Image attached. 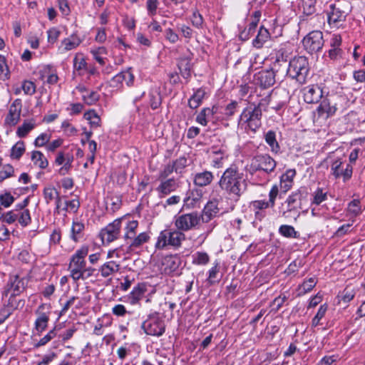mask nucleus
<instances>
[{
  "label": "nucleus",
  "instance_id": "4",
  "mask_svg": "<svg viewBox=\"0 0 365 365\" xmlns=\"http://www.w3.org/2000/svg\"><path fill=\"white\" fill-rule=\"evenodd\" d=\"M262 106V102H260L253 108L250 107L243 110L240 116V122H243L247 125L245 129H249L255 133L261 126Z\"/></svg>",
  "mask_w": 365,
  "mask_h": 365
},
{
  "label": "nucleus",
  "instance_id": "7",
  "mask_svg": "<svg viewBox=\"0 0 365 365\" xmlns=\"http://www.w3.org/2000/svg\"><path fill=\"white\" fill-rule=\"evenodd\" d=\"M302 43L309 53L319 51L324 45L322 32L320 31H311L304 38Z\"/></svg>",
  "mask_w": 365,
  "mask_h": 365
},
{
  "label": "nucleus",
  "instance_id": "43",
  "mask_svg": "<svg viewBox=\"0 0 365 365\" xmlns=\"http://www.w3.org/2000/svg\"><path fill=\"white\" fill-rule=\"evenodd\" d=\"M193 264H206L210 260V257L206 252H197L193 256Z\"/></svg>",
  "mask_w": 365,
  "mask_h": 365
},
{
  "label": "nucleus",
  "instance_id": "34",
  "mask_svg": "<svg viewBox=\"0 0 365 365\" xmlns=\"http://www.w3.org/2000/svg\"><path fill=\"white\" fill-rule=\"evenodd\" d=\"M48 320L49 317L45 313H39V315L35 322L36 329L38 332L41 333L47 328Z\"/></svg>",
  "mask_w": 365,
  "mask_h": 365
},
{
  "label": "nucleus",
  "instance_id": "20",
  "mask_svg": "<svg viewBox=\"0 0 365 365\" xmlns=\"http://www.w3.org/2000/svg\"><path fill=\"white\" fill-rule=\"evenodd\" d=\"M147 291L145 283H138L127 296L128 302L132 305L138 304Z\"/></svg>",
  "mask_w": 365,
  "mask_h": 365
},
{
  "label": "nucleus",
  "instance_id": "40",
  "mask_svg": "<svg viewBox=\"0 0 365 365\" xmlns=\"http://www.w3.org/2000/svg\"><path fill=\"white\" fill-rule=\"evenodd\" d=\"M16 296H13V294H10L9 300L6 305L9 309L11 310V312L14 309H22L24 307L25 301L24 299H16Z\"/></svg>",
  "mask_w": 365,
  "mask_h": 365
},
{
  "label": "nucleus",
  "instance_id": "10",
  "mask_svg": "<svg viewBox=\"0 0 365 365\" xmlns=\"http://www.w3.org/2000/svg\"><path fill=\"white\" fill-rule=\"evenodd\" d=\"M250 167L254 171L263 170L269 173L274 170L276 162L268 155H259L252 159Z\"/></svg>",
  "mask_w": 365,
  "mask_h": 365
},
{
  "label": "nucleus",
  "instance_id": "61",
  "mask_svg": "<svg viewBox=\"0 0 365 365\" xmlns=\"http://www.w3.org/2000/svg\"><path fill=\"white\" fill-rule=\"evenodd\" d=\"M173 172H175V165L173 163H170L166 165L163 170L159 174V179H165Z\"/></svg>",
  "mask_w": 365,
  "mask_h": 365
},
{
  "label": "nucleus",
  "instance_id": "13",
  "mask_svg": "<svg viewBox=\"0 0 365 365\" xmlns=\"http://www.w3.org/2000/svg\"><path fill=\"white\" fill-rule=\"evenodd\" d=\"M343 162L341 159H336L332 162L331 165V173L335 178L343 177L344 181H346L351 178L352 175V166L346 164L344 168Z\"/></svg>",
  "mask_w": 365,
  "mask_h": 365
},
{
  "label": "nucleus",
  "instance_id": "33",
  "mask_svg": "<svg viewBox=\"0 0 365 365\" xmlns=\"http://www.w3.org/2000/svg\"><path fill=\"white\" fill-rule=\"evenodd\" d=\"M85 228L84 224L80 222H73L71 227V237L74 242H78L82 237V232Z\"/></svg>",
  "mask_w": 365,
  "mask_h": 365
},
{
  "label": "nucleus",
  "instance_id": "23",
  "mask_svg": "<svg viewBox=\"0 0 365 365\" xmlns=\"http://www.w3.org/2000/svg\"><path fill=\"white\" fill-rule=\"evenodd\" d=\"M336 111L335 106H331L329 99L324 98L322 101L317 108V113L319 117L328 118L333 115Z\"/></svg>",
  "mask_w": 365,
  "mask_h": 365
},
{
  "label": "nucleus",
  "instance_id": "44",
  "mask_svg": "<svg viewBox=\"0 0 365 365\" xmlns=\"http://www.w3.org/2000/svg\"><path fill=\"white\" fill-rule=\"evenodd\" d=\"M9 78V70L4 56L0 55V79L5 81Z\"/></svg>",
  "mask_w": 365,
  "mask_h": 365
},
{
  "label": "nucleus",
  "instance_id": "54",
  "mask_svg": "<svg viewBox=\"0 0 365 365\" xmlns=\"http://www.w3.org/2000/svg\"><path fill=\"white\" fill-rule=\"evenodd\" d=\"M238 107V102L236 101H232L231 103L227 104L225 108L223 114L227 117L230 118L232 116Z\"/></svg>",
  "mask_w": 365,
  "mask_h": 365
},
{
  "label": "nucleus",
  "instance_id": "16",
  "mask_svg": "<svg viewBox=\"0 0 365 365\" xmlns=\"http://www.w3.org/2000/svg\"><path fill=\"white\" fill-rule=\"evenodd\" d=\"M302 193L297 190L292 192L286 200L287 203V210L282 212V217L287 218L289 217V213L298 212V209L300 207V201L302 199Z\"/></svg>",
  "mask_w": 365,
  "mask_h": 365
},
{
  "label": "nucleus",
  "instance_id": "35",
  "mask_svg": "<svg viewBox=\"0 0 365 365\" xmlns=\"http://www.w3.org/2000/svg\"><path fill=\"white\" fill-rule=\"evenodd\" d=\"M202 196L201 192L198 190H193L187 194V197L184 199V202L188 206H194L195 204L200 199Z\"/></svg>",
  "mask_w": 365,
  "mask_h": 365
},
{
  "label": "nucleus",
  "instance_id": "48",
  "mask_svg": "<svg viewBox=\"0 0 365 365\" xmlns=\"http://www.w3.org/2000/svg\"><path fill=\"white\" fill-rule=\"evenodd\" d=\"M317 279L314 277H311L308 280L304 281L299 287L300 292L305 294L310 292L316 285Z\"/></svg>",
  "mask_w": 365,
  "mask_h": 365
},
{
  "label": "nucleus",
  "instance_id": "41",
  "mask_svg": "<svg viewBox=\"0 0 365 365\" xmlns=\"http://www.w3.org/2000/svg\"><path fill=\"white\" fill-rule=\"evenodd\" d=\"M260 17H261V11H255L252 14V15L251 16L252 21L250 23L248 28L246 29L247 31L251 34V36L253 35V34L257 26V24L259 21Z\"/></svg>",
  "mask_w": 365,
  "mask_h": 365
},
{
  "label": "nucleus",
  "instance_id": "22",
  "mask_svg": "<svg viewBox=\"0 0 365 365\" xmlns=\"http://www.w3.org/2000/svg\"><path fill=\"white\" fill-rule=\"evenodd\" d=\"M162 264L165 273H172L178 269L181 264V259L177 255L166 256L163 258Z\"/></svg>",
  "mask_w": 365,
  "mask_h": 365
},
{
  "label": "nucleus",
  "instance_id": "18",
  "mask_svg": "<svg viewBox=\"0 0 365 365\" xmlns=\"http://www.w3.org/2000/svg\"><path fill=\"white\" fill-rule=\"evenodd\" d=\"M21 111V101L16 99L10 106L9 113L6 118V123L7 124L14 125L20 119Z\"/></svg>",
  "mask_w": 365,
  "mask_h": 365
},
{
  "label": "nucleus",
  "instance_id": "55",
  "mask_svg": "<svg viewBox=\"0 0 365 365\" xmlns=\"http://www.w3.org/2000/svg\"><path fill=\"white\" fill-rule=\"evenodd\" d=\"M80 206V202L77 200H72L69 201H65L64 202V206L63 207L62 210L64 211H73L74 212H76L78 207Z\"/></svg>",
  "mask_w": 365,
  "mask_h": 365
},
{
  "label": "nucleus",
  "instance_id": "29",
  "mask_svg": "<svg viewBox=\"0 0 365 365\" xmlns=\"http://www.w3.org/2000/svg\"><path fill=\"white\" fill-rule=\"evenodd\" d=\"M266 143L270 147V150L273 153H278L280 147L276 139V133L273 130H269L264 135Z\"/></svg>",
  "mask_w": 365,
  "mask_h": 365
},
{
  "label": "nucleus",
  "instance_id": "32",
  "mask_svg": "<svg viewBox=\"0 0 365 365\" xmlns=\"http://www.w3.org/2000/svg\"><path fill=\"white\" fill-rule=\"evenodd\" d=\"M31 160L35 165L38 166L41 169L46 168L48 165V162L43 154L38 150L32 152Z\"/></svg>",
  "mask_w": 365,
  "mask_h": 365
},
{
  "label": "nucleus",
  "instance_id": "47",
  "mask_svg": "<svg viewBox=\"0 0 365 365\" xmlns=\"http://www.w3.org/2000/svg\"><path fill=\"white\" fill-rule=\"evenodd\" d=\"M347 210L350 214L354 216H357L361 214V209L359 200L355 199L351 201L348 205Z\"/></svg>",
  "mask_w": 365,
  "mask_h": 365
},
{
  "label": "nucleus",
  "instance_id": "5",
  "mask_svg": "<svg viewBox=\"0 0 365 365\" xmlns=\"http://www.w3.org/2000/svg\"><path fill=\"white\" fill-rule=\"evenodd\" d=\"M144 331L150 336H162L165 330L164 321L159 317L158 312H153L148 315L141 325Z\"/></svg>",
  "mask_w": 365,
  "mask_h": 365
},
{
  "label": "nucleus",
  "instance_id": "6",
  "mask_svg": "<svg viewBox=\"0 0 365 365\" xmlns=\"http://www.w3.org/2000/svg\"><path fill=\"white\" fill-rule=\"evenodd\" d=\"M185 240V234L180 230L170 231L165 230L160 233L156 243V247L163 249L167 245L179 247L181 245V242Z\"/></svg>",
  "mask_w": 365,
  "mask_h": 365
},
{
  "label": "nucleus",
  "instance_id": "46",
  "mask_svg": "<svg viewBox=\"0 0 365 365\" xmlns=\"http://www.w3.org/2000/svg\"><path fill=\"white\" fill-rule=\"evenodd\" d=\"M43 195L47 204L56 199L59 195L58 192L52 187H45L43 190Z\"/></svg>",
  "mask_w": 365,
  "mask_h": 365
},
{
  "label": "nucleus",
  "instance_id": "59",
  "mask_svg": "<svg viewBox=\"0 0 365 365\" xmlns=\"http://www.w3.org/2000/svg\"><path fill=\"white\" fill-rule=\"evenodd\" d=\"M93 58L98 61L101 65H104L105 61L103 58L101 56L102 55L106 53V48L103 47H100L98 49L91 51Z\"/></svg>",
  "mask_w": 365,
  "mask_h": 365
},
{
  "label": "nucleus",
  "instance_id": "24",
  "mask_svg": "<svg viewBox=\"0 0 365 365\" xmlns=\"http://www.w3.org/2000/svg\"><path fill=\"white\" fill-rule=\"evenodd\" d=\"M296 175V171L294 169H289L284 173L280 178V187L283 192H287L293 184V179Z\"/></svg>",
  "mask_w": 365,
  "mask_h": 365
},
{
  "label": "nucleus",
  "instance_id": "1",
  "mask_svg": "<svg viewBox=\"0 0 365 365\" xmlns=\"http://www.w3.org/2000/svg\"><path fill=\"white\" fill-rule=\"evenodd\" d=\"M218 185L222 191L235 200H239L247 189V179L236 166H230L224 171Z\"/></svg>",
  "mask_w": 365,
  "mask_h": 365
},
{
  "label": "nucleus",
  "instance_id": "50",
  "mask_svg": "<svg viewBox=\"0 0 365 365\" xmlns=\"http://www.w3.org/2000/svg\"><path fill=\"white\" fill-rule=\"evenodd\" d=\"M327 310V304H322L320 306L317 314L312 319V327H317L319 324V322L324 317Z\"/></svg>",
  "mask_w": 365,
  "mask_h": 365
},
{
  "label": "nucleus",
  "instance_id": "27",
  "mask_svg": "<svg viewBox=\"0 0 365 365\" xmlns=\"http://www.w3.org/2000/svg\"><path fill=\"white\" fill-rule=\"evenodd\" d=\"M205 94V91L203 88L197 89L188 101L189 107L192 109L198 108L201 105Z\"/></svg>",
  "mask_w": 365,
  "mask_h": 365
},
{
  "label": "nucleus",
  "instance_id": "63",
  "mask_svg": "<svg viewBox=\"0 0 365 365\" xmlns=\"http://www.w3.org/2000/svg\"><path fill=\"white\" fill-rule=\"evenodd\" d=\"M14 201V197L9 192L0 195L1 205L9 207Z\"/></svg>",
  "mask_w": 365,
  "mask_h": 365
},
{
  "label": "nucleus",
  "instance_id": "52",
  "mask_svg": "<svg viewBox=\"0 0 365 365\" xmlns=\"http://www.w3.org/2000/svg\"><path fill=\"white\" fill-rule=\"evenodd\" d=\"M100 96L96 91H91L83 95V100L88 105H93L99 100Z\"/></svg>",
  "mask_w": 365,
  "mask_h": 365
},
{
  "label": "nucleus",
  "instance_id": "62",
  "mask_svg": "<svg viewBox=\"0 0 365 365\" xmlns=\"http://www.w3.org/2000/svg\"><path fill=\"white\" fill-rule=\"evenodd\" d=\"M191 21H192V25L195 27H196L197 29H200L202 27V24H203V18H202V15L197 10L193 11Z\"/></svg>",
  "mask_w": 365,
  "mask_h": 365
},
{
  "label": "nucleus",
  "instance_id": "64",
  "mask_svg": "<svg viewBox=\"0 0 365 365\" xmlns=\"http://www.w3.org/2000/svg\"><path fill=\"white\" fill-rule=\"evenodd\" d=\"M125 80V77L122 72H120L117 75H115L110 81V86L113 88H120L123 82Z\"/></svg>",
  "mask_w": 365,
  "mask_h": 365
},
{
  "label": "nucleus",
  "instance_id": "58",
  "mask_svg": "<svg viewBox=\"0 0 365 365\" xmlns=\"http://www.w3.org/2000/svg\"><path fill=\"white\" fill-rule=\"evenodd\" d=\"M327 199V192H324L322 189L318 188L314 193L313 203L319 205Z\"/></svg>",
  "mask_w": 365,
  "mask_h": 365
},
{
  "label": "nucleus",
  "instance_id": "53",
  "mask_svg": "<svg viewBox=\"0 0 365 365\" xmlns=\"http://www.w3.org/2000/svg\"><path fill=\"white\" fill-rule=\"evenodd\" d=\"M215 154L217 156L212 160V166L215 168H220L223 165L222 161L225 158V153L221 149H220L217 151H215Z\"/></svg>",
  "mask_w": 365,
  "mask_h": 365
},
{
  "label": "nucleus",
  "instance_id": "14",
  "mask_svg": "<svg viewBox=\"0 0 365 365\" xmlns=\"http://www.w3.org/2000/svg\"><path fill=\"white\" fill-rule=\"evenodd\" d=\"M256 83L263 88L272 86L275 82V73L273 69L262 70L255 75Z\"/></svg>",
  "mask_w": 365,
  "mask_h": 365
},
{
  "label": "nucleus",
  "instance_id": "26",
  "mask_svg": "<svg viewBox=\"0 0 365 365\" xmlns=\"http://www.w3.org/2000/svg\"><path fill=\"white\" fill-rule=\"evenodd\" d=\"M177 187L178 183L176 182L175 180L173 178H170L161 182L156 190L159 193L165 195L175 190Z\"/></svg>",
  "mask_w": 365,
  "mask_h": 365
},
{
  "label": "nucleus",
  "instance_id": "15",
  "mask_svg": "<svg viewBox=\"0 0 365 365\" xmlns=\"http://www.w3.org/2000/svg\"><path fill=\"white\" fill-rule=\"evenodd\" d=\"M304 100L307 103H316L322 98L323 91L317 85H311L303 89Z\"/></svg>",
  "mask_w": 365,
  "mask_h": 365
},
{
  "label": "nucleus",
  "instance_id": "3",
  "mask_svg": "<svg viewBox=\"0 0 365 365\" xmlns=\"http://www.w3.org/2000/svg\"><path fill=\"white\" fill-rule=\"evenodd\" d=\"M309 72L308 60L304 56H295L289 62L287 75L299 83H306Z\"/></svg>",
  "mask_w": 365,
  "mask_h": 365
},
{
  "label": "nucleus",
  "instance_id": "11",
  "mask_svg": "<svg viewBox=\"0 0 365 365\" xmlns=\"http://www.w3.org/2000/svg\"><path fill=\"white\" fill-rule=\"evenodd\" d=\"M86 261L79 260L78 259L71 257L68 269L71 273V277L74 282H77L79 279H84L85 274L88 272L87 277H89L93 269L92 268H86Z\"/></svg>",
  "mask_w": 365,
  "mask_h": 365
},
{
  "label": "nucleus",
  "instance_id": "21",
  "mask_svg": "<svg viewBox=\"0 0 365 365\" xmlns=\"http://www.w3.org/2000/svg\"><path fill=\"white\" fill-rule=\"evenodd\" d=\"M214 178L211 171L204 170L195 174L193 182L197 187H206L212 183Z\"/></svg>",
  "mask_w": 365,
  "mask_h": 365
},
{
  "label": "nucleus",
  "instance_id": "38",
  "mask_svg": "<svg viewBox=\"0 0 365 365\" xmlns=\"http://www.w3.org/2000/svg\"><path fill=\"white\" fill-rule=\"evenodd\" d=\"M213 116V112L210 110V108H205L201 110L200 113L196 117V121L200 125L205 126L207 124V118Z\"/></svg>",
  "mask_w": 365,
  "mask_h": 365
},
{
  "label": "nucleus",
  "instance_id": "28",
  "mask_svg": "<svg viewBox=\"0 0 365 365\" xmlns=\"http://www.w3.org/2000/svg\"><path fill=\"white\" fill-rule=\"evenodd\" d=\"M120 269V264L116 263L114 261H109L108 262H106L103 264L99 271L101 272V274L103 277H108L110 275L118 272Z\"/></svg>",
  "mask_w": 365,
  "mask_h": 365
},
{
  "label": "nucleus",
  "instance_id": "45",
  "mask_svg": "<svg viewBox=\"0 0 365 365\" xmlns=\"http://www.w3.org/2000/svg\"><path fill=\"white\" fill-rule=\"evenodd\" d=\"M35 126L34 123L25 122L17 130V135L20 138L25 137Z\"/></svg>",
  "mask_w": 365,
  "mask_h": 365
},
{
  "label": "nucleus",
  "instance_id": "19",
  "mask_svg": "<svg viewBox=\"0 0 365 365\" xmlns=\"http://www.w3.org/2000/svg\"><path fill=\"white\" fill-rule=\"evenodd\" d=\"M218 201L216 200H210L205 206L202 214L200 217L203 222H210L213 217H216L219 212Z\"/></svg>",
  "mask_w": 365,
  "mask_h": 365
},
{
  "label": "nucleus",
  "instance_id": "51",
  "mask_svg": "<svg viewBox=\"0 0 365 365\" xmlns=\"http://www.w3.org/2000/svg\"><path fill=\"white\" fill-rule=\"evenodd\" d=\"M14 173V168L9 165L6 164L4 165L0 170V182H2L5 179L10 178Z\"/></svg>",
  "mask_w": 365,
  "mask_h": 365
},
{
  "label": "nucleus",
  "instance_id": "39",
  "mask_svg": "<svg viewBox=\"0 0 365 365\" xmlns=\"http://www.w3.org/2000/svg\"><path fill=\"white\" fill-rule=\"evenodd\" d=\"M25 152V145L23 141H18L11 148V157L19 159Z\"/></svg>",
  "mask_w": 365,
  "mask_h": 365
},
{
  "label": "nucleus",
  "instance_id": "49",
  "mask_svg": "<svg viewBox=\"0 0 365 365\" xmlns=\"http://www.w3.org/2000/svg\"><path fill=\"white\" fill-rule=\"evenodd\" d=\"M220 271V267L218 263H216L215 266H213L209 270V276L207 278V282L210 284H213L216 282H219V279H217V275Z\"/></svg>",
  "mask_w": 365,
  "mask_h": 365
},
{
  "label": "nucleus",
  "instance_id": "30",
  "mask_svg": "<svg viewBox=\"0 0 365 365\" xmlns=\"http://www.w3.org/2000/svg\"><path fill=\"white\" fill-rule=\"evenodd\" d=\"M81 40L76 35H71L62 41V46L64 51H70L76 48L80 45Z\"/></svg>",
  "mask_w": 365,
  "mask_h": 365
},
{
  "label": "nucleus",
  "instance_id": "25",
  "mask_svg": "<svg viewBox=\"0 0 365 365\" xmlns=\"http://www.w3.org/2000/svg\"><path fill=\"white\" fill-rule=\"evenodd\" d=\"M270 38L268 30L263 26L259 27L258 34L255 38L252 41V45L257 48H261L264 43Z\"/></svg>",
  "mask_w": 365,
  "mask_h": 365
},
{
  "label": "nucleus",
  "instance_id": "8",
  "mask_svg": "<svg viewBox=\"0 0 365 365\" xmlns=\"http://www.w3.org/2000/svg\"><path fill=\"white\" fill-rule=\"evenodd\" d=\"M200 217L196 212L188 214H184L176 217L175 225L176 228L181 231H188L195 227L200 222Z\"/></svg>",
  "mask_w": 365,
  "mask_h": 365
},
{
  "label": "nucleus",
  "instance_id": "56",
  "mask_svg": "<svg viewBox=\"0 0 365 365\" xmlns=\"http://www.w3.org/2000/svg\"><path fill=\"white\" fill-rule=\"evenodd\" d=\"M84 117L90 121L92 126L98 127L101 119L99 116L94 111H89L84 114Z\"/></svg>",
  "mask_w": 365,
  "mask_h": 365
},
{
  "label": "nucleus",
  "instance_id": "31",
  "mask_svg": "<svg viewBox=\"0 0 365 365\" xmlns=\"http://www.w3.org/2000/svg\"><path fill=\"white\" fill-rule=\"evenodd\" d=\"M178 66L181 76L188 81L191 76V66L190 61L187 58L180 59Z\"/></svg>",
  "mask_w": 365,
  "mask_h": 365
},
{
  "label": "nucleus",
  "instance_id": "12",
  "mask_svg": "<svg viewBox=\"0 0 365 365\" xmlns=\"http://www.w3.org/2000/svg\"><path fill=\"white\" fill-rule=\"evenodd\" d=\"M25 287L24 278L19 277L17 274L11 275L3 292V296L6 297L9 294L18 296L25 289Z\"/></svg>",
  "mask_w": 365,
  "mask_h": 365
},
{
  "label": "nucleus",
  "instance_id": "2",
  "mask_svg": "<svg viewBox=\"0 0 365 365\" xmlns=\"http://www.w3.org/2000/svg\"><path fill=\"white\" fill-rule=\"evenodd\" d=\"M138 227V222L137 220H131L126 222L123 239L128 245L129 251H133L141 247L150 239V235L146 232L137 235Z\"/></svg>",
  "mask_w": 365,
  "mask_h": 365
},
{
  "label": "nucleus",
  "instance_id": "9",
  "mask_svg": "<svg viewBox=\"0 0 365 365\" xmlns=\"http://www.w3.org/2000/svg\"><path fill=\"white\" fill-rule=\"evenodd\" d=\"M123 220V218L115 219L101 230L100 237L103 243H110L118 238L120 233L121 223Z\"/></svg>",
  "mask_w": 365,
  "mask_h": 365
},
{
  "label": "nucleus",
  "instance_id": "36",
  "mask_svg": "<svg viewBox=\"0 0 365 365\" xmlns=\"http://www.w3.org/2000/svg\"><path fill=\"white\" fill-rule=\"evenodd\" d=\"M317 0H302L301 7L302 8L303 14L309 16L316 11Z\"/></svg>",
  "mask_w": 365,
  "mask_h": 365
},
{
  "label": "nucleus",
  "instance_id": "17",
  "mask_svg": "<svg viewBox=\"0 0 365 365\" xmlns=\"http://www.w3.org/2000/svg\"><path fill=\"white\" fill-rule=\"evenodd\" d=\"M328 23L330 25L338 26L339 23L342 22L345 20L346 14L344 11L341 9L335 4L329 5V9L327 11Z\"/></svg>",
  "mask_w": 365,
  "mask_h": 365
},
{
  "label": "nucleus",
  "instance_id": "60",
  "mask_svg": "<svg viewBox=\"0 0 365 365\" xmlns=\"http://www.w3.org/2000/svg\"><path fill=\"white\" fill-rule=\"evenodd\" d=\"M21 88L26 95H33L36 92V86L34 82L30 81H24Z\"/></svg>",
  "mask_w": 365,
  "mask_h": 365
},
{
  "label": "nucleus",
  "instance_id": "57",
  "mask_svg": "<svg viewBox=\"0 0 365 365\" xmlns=\"http://www.w3.org/2000/svg\"><path fill=\"white\" fill-rule=\"evenodd\" d=\"M175 165V173H180L187 165V160L185 157H180L172 162Z\"/></svg>",
  "mask_w": 365,
  "mask_h": 365
},
{
  "label": "nucleus",
  "instance_id": "37",
  "mask_svg": "<svg viewBox=\"0 0 365 365\" xmlns=\"http://www.w3.org/2000/svg\"><path fill=\"white\" fill-rule=\"evenodd\" d=\"M279 232L282 236L289 238H297L299 236V233L291 225H281L279 228Z\"/></svg>",
  "mask_w": 365,
  "mask_h": 365
},
{
  "label": "nucleus",
  "instance_id": "42",
  "mask_svg": "<svg viewBox=\"0 0 365 365\" xmlns=\"http://www.w3.org/2000/svg\"><path fill=\"white\" fill-rule=\"evenodd\" d=\"M56 336V328L51 329L46 335L42 337L38 342L34 344V347L37 349L40 346L46 345L48 343L51 339H53Z\"/></svg>",
  "mask_w": 365,
  "mask_h": 365
}]
</instances>
